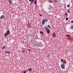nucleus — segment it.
I'll return each instance as SVG.
<instances>
[{
	"mask_svg": "<svg viewBox=\"0 0 73 73\" xmlns=\"http://www.w3.org/2000/svg\"><path fill=\"white\" fill-rule=\"evenodd\" d=\"M44 29L45 30H46V32H47V34H49L50 30H49V29H48V27L46 26H45L44 27Z\"/></svg>",
	"mask_w": 73,
	"mask_h": 73,
	"instance_id": "1",
	"label": "nucleus"
},
{
	"mask_svg": "<svg viewBox=\"0 0 73 73\" xmlns=\"http://www.w3.org/2000/svg\"><path fill=\"white\" fill-rule=\"evenodd\" d=\"M9 30H7L6 31V33H5L4 34V36L5 37H7V36H8L9 35Z\"/></svg>",
	"mask_w": 73,
	"mask_h": 73,
	"instance_id": "2",
	"label": "nucleus"
},
{
	"mask_svg": "<svg viewBox=\"0 0 73 73\" xmlns=\"http://www.w3.org/2000/svg\"><path fill=\"white\" fill-rule=\"evenodd\" d=\"M61 68L62 69H63L65 68V66L64 65V64H62L61 65Z\"/></svg>",
	"mask_w": 73,
	"mask_h": 73,
	"instance_id": "3",
	"label": "nucleus"
},
{
	"mask_svg": "<svg viewBox=\"0 0 73 73\" xmlns=\"http://www.w3.org/2000/svg\"><path fill=\"white\" fill-rule=\"evenodd\" d=\"M52 36H53V37L54 38V37H56V34L54 33H53L52 34Z\"/></svg>",
	"mask_w": 73,
	"mask_h": 73,
	"instance_id": "4",
	"label": "nucleus"
},
{
	"mask_svg": "<svg viewBox=\"0 0 73 73\" xmlns=\"http://www.w3.org/2000/svg\"><path fill=\"white\" fill-rule=\"evenodd\" d=\"M45 20L44 19L42 20V25H44L45 24Z\"/></svg>",
	"mask_w": 73,
	"mask_h": 73,
	"instance_id": "5",
	"label": "nucleus"
},
{
	"mask_svg": "<svg viewBox=\"0 0 73 73\" xmlns=\"http://www.w3.org/2000/svg\"><path fill=\"white\" fill-rule=\"evenodd\" d=\"M9 2V3H10V4H12V0H8Z\"/></svg>",
	"mask_w": 73,
	"mask_h": 73,
	"instance_id": "6",
	"label": "nucleus"
},
{
	"mask_svg": "<svg viewBox=\"0 0 73 73\" xmlns=\"http://www.w3.org/2000/svg\"><path fill=\"white\" fill-rule=\"evenodd\" d=\"M4 17V15H2L0 17V19H3Z\"/></svg>",
	"mask_w": 73,
	"mask_h": 73,
	"instance_id": "7",
	"label": "nucleus"
},
{
	"mask_svg": "<svg viewBox=\"0 0 73 73\" xmlns=\"http://www.w3.org/2000/svg\"><path fill=\"white\" fill-rule=\"evenodd\" d=\"M27 26L29 28H31V25H30V23H28L27 24Z\"/></svg>",
	"mask_w": 73,
	"mask_h": 73,
	"instance_id": "8",
	"label": "nucleus"
},
{
	"mask_svg": "<svg viewBox=\"0 0 73 73\" xmlns=\"http://www.w3.org/2000/svg\"><path fill=\"white\" fill-rule=\"evenodd\" d=\"M34 2L35 4H37V1L36 0H35Z\"/></svg>",
	"mask_w": 73,
	"mask_h": 73,
	"instance_id": "9",
	"label": "nucleus"
},
{
	"mask_svg": "<svg viewBox=\"0 0 73 73\" xmlns=\"http://www.w3.org/2000/svg\"><path fill=\"white\" fill-rule=\"evenodd\" d=\"M32 1L31 2V4H33V3L34 2V0H31Z\"/></svg>",
	"mask_w": 73,
	"mask_h": 73,
	"instance_id": "10",
	"label": "nucleus"
},
{
	"mask_svg": "<svg viewBox=\"0 0 73 73\" xmlns=\"http://www.w3.org/2000/svg\"><path fill=\"white\" fill-rule=\"evenodd\" d=\"M5 46H3L1 48L2 49H5Z\"/></svg>",
	"mask_w": 73,
	"mask_h": 73,
	"instance_id": "11",
	"label": "nucleus"
},
{
	"mask_svg": "<svg viewBox=\"0 0 73 73\" xmlns=\"http://www.w3.org/2000/svg\"><path fill=\"white\" fill-rule=\"evenodd\" d=\"M32 69L31 68H30L28 69V70L29 71H32Z\"/></svg>",
	"mask_w": 73,
	"mask_h": 73,
	"instance_id": "12",
	"label": "nucleus"
},
{
	"mask_svg": "<svg viewBox=\"0 0 73 73\" xmlns=\"http://www.w3.org/2000/svg\"><path fill=\"white\" fill-rule=\"evenodd\" d=\"M70 28L72 29H73V25H72L71 27Z\"/></svg>",
	"mask_w": 73,
	"mask_h": 73,
	"instance_id": "13",
	"label": "nucleus"
},
{
	"mask_svg": "<svg viewBox=\"0 0 73 73\" xmlns=\"http://www.w3.org/2000/svg\"><path fill=\"white\" fill-rule=\"evenodd\" d=\"M21 52H22V53H25V50H22Z\"/></svg>",
	"mask_w": 73,
	"mask_h": 73,
	"instance_id": "14",
	"label": "nucleus"
},
{
	"mask_svg": "<svg viewBox=\"0 0 73 73\" xmlns=\"http://www.w3.org/2000/svg\"><path fill=\"white\" fill-rule=\"evenodd\" d=\"M65 15L66 17L68 16V15H67V14H66V13H65V15H64V16H65Z\"/></svg>",
	"mask_w": 73,
	"mask_h": 73,
	"instance_id": "15",
	"label": "nucleus"
},
{
	"mask_svg": "<svg viewBox=\"0 0 73 73\" xmlns=\"http://www.w3.org/2000/svg\"><path fill=\"white\" fill-rule=\"evenodd\" d=\"M48 27L49 28H51L50 26L49 25H48Z\"/></svg>",
	"mask_w": 73,
	"mask_h": 73,
	"instance_id": "16",
	"label": "nucleus"
},
{
	"mask_svg": "<svg viewBox=\"0 0 73 73\" xmlns=\"http://www.w3.org/2000/svg\"><path fill=\"white\" fill-rule=\"evenodd\" d=\"M40 34H43V32H42V31H41L40 32Z\"/></svg>",
	"mask_w": 73,
	"mask_h": 73,
	"instance_id": "17",
	"label": "nucleus"
},
{
	"mask_svg": "<svg viewBox=\"0 0 73 73\" xmlns=\"http://www.w3.org/2000/svg\"><path fill=\"white\" fill-rule=\"evenodd\" d=\"M48 2H49V3H52V1L50 0Z\"/></svg>",
	"mask_w": 73,
	"mask_h": 73,
	"instance_id": "18",
	"label": "nucleus"
},
{
	"mask_svg": "<svg viewBox=\"0 0 73 73\" xmlns=\"http://www.w3.org/2000/svg\"><path fill=\"white\" fill-rule=\"evenodd\" d=\"M45 20V21H46V22H47V21H48V19L46 18Z\"/></svg>",
	"mask_w": 73,
	"mask_h": 73,
	"instance_id": "19",
	"label": "nucleus"
},
{
	"mask_svg": "<svg viewBox=\"0 0 73 73\" xmlns=\"http://www.w3.org/2000/svg\"><path fill=\"white\" fill-rule=\"evenodd\" d=\"M66 36H67V37H70V36L68 35H66Z\"/></svg>",
	"mask_w": 73,
	"mask_h": 73,
	"instance_id": "20",
	"label": "nucleus"
},
{
	"mask_svg": "<svg viewBox=\"0 0 73 73\" xmlns=\"http://www.w3.org/2000/svg\"><path fill=\"white\" fill-rule=\"evenodd\" d=\"M70 7V5H67V7H68V8H69Z\"/></svg>",
	"mask_w": 73,
	"mask_h": 73,
	"instance_id": "21",
	"label": "nucleus"
},
{
	"mask_svg": "<svg viewBox=\"0 0 73 73\" xmlns=\"http://www.w3.org/2000/svg\"><path fill=\"white\" fill-rule=\"evenodd\" d=\"M6 52H7V53L8 54H9V53H10V52H9H9H7V51Z\"/></svg>",
	"mask_w": 73,
	"mask_h": 73,
	"instance_id": "22",
	"label": "nucleus"
},
{
	"mask_svg": "<svg viewBox=\"0 0 73 73\" xmlns=\"http://www.w3.org/2000/svg\"><path fill=\"white\" fill-rule=\"evenodd\" d=\"M66 20H68V18L67 17L66 18Z\"/></svg>",
	"mask_w": 73,
	"mask_h": 73,
	"instance_id": "23",
	"label": "nucleus"
},
{
	"mask_svg": "<svg viewBox=\"0 0 73 73\" xmlns=\"http://www.w3.org/2000/svg\"><path fill=\"white\" fill-rule=\"evenodd\" d=\"M49 57V54H48L47 55V57Z\"/></svg>",
	"mask_w": 73,
	"mask_h": 73,
	"instance_id": "24",
	"label": "nucleus"
},
{
	"mask_svg": "<svg viewBox=\"0 0 73 73\" xmlns=\"http://www.w3.org/2000/svg\"><path fill=\"white\" fill-rule=\"evenodd\" d=\"M61 61L62 62V61H63V59H61Z\"/></svg>",
	"mask_w": 73,
	"mask_h": 73,
	"instance_id": "25",
	"label": "nucleus"
},
{
	"mask_svg": "<svg viewBox=\"0 0 73 73\" xmlns=\"http://www.w3.org/2000/svg\"><path fill=\"white\" fill-rule=\"evenodd\" d=\"M39 15L40 16H42V15H41L40 14H39Z\"/></svg>",
	"mask_w": 73,
	"mask_h": 73,
	"instance_id": "26",
	"label": "nucleus"
},
{
	"mask_svg": "<svg viewBox=\"0 0 73 73\" xmlns=\"http://www.w3.org/2000/svg\"><path fill=\"white\" fill-rule=\"evenodd\" d=\"M71 23H73V20H72L71 21Z\"/></svg>",
	"mask_w": 73,
	"mask_h": 73,
	"instance_id": "27",
	"label": "nucleus"
},
{
	"mask_svg": "<svg viewBox=\"0 0 73 73\" xmlns=\"http://www.w3.org/2000/svg\"><path fill=\"white\" fill-rule=\"evenodd\" d=\"M27 72L26 71H25L23 72V73H26Z\"/></svg>",
	"mask_w": 73,
	"mask_h": 73,
	"instance_id": "28",
	"label": "nucleus"
},
{
	"mask_svg": "<svg viewBox=\"0 0 73 73\" xmlns=\"http://www.w3.org/2000/svg\"><path fill=\"white\" fill-rule=\"evenodd\" d=\"M68 13H70V11L68 10Z\"/></svg>",
	"mask_w": 73,
	"mask_h": 73,
	"instance_id": "29",
	"label": "nucleus"
},
{
	"mask_svg": "<svg viewBox=\"0 0 73 73\" xmlns=\"http://www.w3.org/2000/svg\"><path fill=\"white\" fill-rule=\"evenodd\" d=\"M29 1L30 2H31L32 1V0H29Z\"/></svg>",
	"mask_w": 73,
	"mask_h": 73,
	"instance_id": "30",
	"label": "nucleus"
},
{
	"mask_svg": "<svg viewBox=\"0 0 73 73\" xmlns=\"http://www.w3.org/2000/svg\"><path fill=\"white\" fill-rule=\"evenodd\" d=\"M28 50H29V51H31V49H29Z\"/></svg>",
	"mask_w": 73,
	"mask_h": 73,
	"instance_id": "31",
	"label": "nucleus"
},
{
	"mask_svg": "<svg viewBox=\"0 0 73 73\" xmlns=\"http://www.w3.org/2000/svg\"><path fill=\"white\" fill-rule=\"evenodd\" d=\"M57 1V0H55V2H56Z\"/></svg>",
	"mask_w": 73,
	"mask_h": 73,
	"instance_id": "32",
	"label": "nucleus"
},
{
	"mask_svg": "<svg viewBox=\"0 0 73 73\" xmlns=\"http://www.w3.org/2000/svg\"><path fill=\"white\" fill-rule=\"evenodd\" d=\"M65 7V8H66V7H65H65Z\"/></svg>",
	"mask_w": 73,
	"mask_h": 73,
	"instance_id": "33",
	"label": "nucleus"
}]
</instances>
